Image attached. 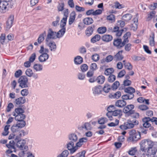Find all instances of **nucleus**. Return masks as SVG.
I'll use <instances>...</instances> for the list:
<instances>
[{
  "label": "nucleus",
  "mask_w": 157,
  "mask_h": 157,
  "mask_svg": "<svg viewBox=\"0 0 157 157\" xmlns=\"http://www.w3.org/2000/svg\"><path fill=\"white\" fill-rule=\"evenodd\" d=\"M15 112L13 115L15 116V120L18 121L16 124L21 128L26 124L24 120L25 118V116L23 114L24 110L23 109H15Z\"/></svg>",
  "instance_id": "obj_1"
},
{
  "label": "nucleus",
  "mask_w": 157,
  "mask_h": 157,
  "mask_svg": "<svg viewBox=\"0 0 157 157\" xmlns=\"http://www.w3.org/2000/svg\"><path fill=\"white\" fill-rule=\"evenodd\" d=\"M68 142L66 144L67 148L69 150L71 147H73L75 144L78 140V136L76 133H72L68 136Z\"/></svg>",
  "instance_id": "obj_2"
},
{
  "label": "nucleus",
  "mask_w": 157,
  "mask_h": 157,
  "mask_svg": "<svg viewBox=\"0 0 157 157\" xmlns=\"http://www.w3.org/2000/svg\"><path fill=\"white\" fill-rule=\"evenodd\" d=\"M129 133V136L128 140L132 143H135L140 139L141 135L140 132H136L134 129L130 130Z\"/></svg>",
  "instance_id": "obj_3"
},
{
  "label": "nucleus",
  "mask_w": 157,
  "mask_h": 157,
  "mask_svg": "<svg viewBox=\"0 0 157 157\" xmlns=\"http://www.w3.org/2000/svg\"><path fill=\"white\" fill-rule=\"evenodd\" d=\"M16 146L20 149L22 150L21 154V157H23L25 154V151L28 149V147L26 144V141L24 140H18Z\"/></svg>",
  "instance_id": "obj_4"
},
{
  "label": "nucleus",
  "mask_w": 157,
  "mask_h": 157,
  "mask_svg": "<svg viewBox=\"0 0 157 157\" xmlns=\"http://www.w3.org/2000/svg\"><path fill=\"white\" fill-rule=\"evenodd\" d=\"M154 117L151 118L148 117H146L142 119V121L143 122V127L146 128H149L150 130H153L154 128L152 126H151V124L149 123L150 121L152 122H154L153 119Z\"/></svg>",
  "instance_id": "obj_5"
},
{
  "label": "nucleus",
  "mask_w": 157,
  "mask_h": 157,
  "mask_svg": "<svg viewBox=\"0 0 157 157\" xmlns=\"http://www.w3.org/2000/svg\"><path fill=\"white\" fill-rule=\"evenodd\" d=\"M28 79L25 75H23L20 77L18 80V83L19 86L22 88H26L28 87L27 83Z\"/></svg>",
  "instance_id": "obj_6"
},
{
  "label": "nucleus",
  "mask_w": 157,
  "mask_h": 157,
  "mask_svg": "<svg viewBox=\"0 0 157 157\" xmlns=\"http://www.w3.org/2000/svg\"><path fill=\"white\" fill-rule=\"evenodd\" d=\"M56 32L53 31L51 28H49L47 34L45 39V41H51V39H56L57 38Z\"/></svg>",
  "instance_id": "obj_7"
},
{
  "label": "nucleus",
  "mask_w": 157,
  "mask_h": 157,
  "mask_svg": "<svg viewBox=\"0 0 157 157\" xmlns=\"http://www.w3.org/2000/svg\"><path fill=\"white\" fill-rule=\"evenodd\" d=\"M21 128L19 127L16 124L13 125L11 127V130L12 132L17 133L18 135L21 136H24L25 133L24 130H21Z\"/></svg>",
  "instance_id": "obj_8"
},
{
  "label": "nucleus",
  "mask_w": 157,
  "mask_h": 157,
  "mask_svg": "<svg viewBox=\"0 0 157 157\" xmlns=\"http://www.w3.org/2000/svg\"><path fill=\"white\" fill-rule=\"evenodd\" d=\"M146 155L147 157H157V148L148 147Z\"/></svg>",
  "instance_id": "obj_9"
},
{
  "label": "nucleus",
  "mask_w": 157,
  "mask_h": 157,
  "mask_svg": "<svg viewBox=\"0 0 157 157\" xmlns=\"http://www.w3.org/2000/svg\"><path fill=\"white\" fill-rule=\"evenodd\" d=\"M132 109H123V112L126 114V115L129 116L133 114V117L136 118H138L139 117V113H134V111Z\"/></svg>",
  "instance_id": "obj_10"
},
{
  "label": "nucleus",
  "mask_w": 157,
  "mask_h": 157,
  "mask_svg": "<svg viewBox=\"0 0 157 157\" xmlns=\"http://www.w3.org/2000/svg\"><path fill=\"white\" fill-rule=\"evenodd\" d=\"M134 127V124L132 123L131 121L128 120L127 122L124 123L123 124L121 125L120 128L122 130H126L131 128Z\"/></svg>",
  "instance_id": "obj_11"
},
{
  "label": "nucleus",
  "mask_w": 157,
  "mask_h": 157,
  "mask_svg": "<svg viewBox=\"0 0 157 157\" xmlns=\"http://www.w3.org/2000/svg\"><path fill=\"white\" fill-rule=\"evenodd\" d=\"M82 145V144L78 140V142L76 143L75 145V146L74 145L73 147H71L69 151H70L71 153L73 154Z\"/></svg>",
  "instance_id": "obj_12"
},
{
  "label": "nucleus",
  "mask_w": 157,
  "mask_h": 157,
  "mask_svg": "<svg viewBox=\"0 0 157 157\" xmlns=\"http://www.w3.org/2000/svg\"><path fill=\"white\" fill-rule=\"evenodd\" d=\"M46 44L49 48L51 51L55 52L56 49V45L55 43L53 41H49L48 42H46Z\"/></svg>",
  "instance_id": "obj_13"
},
{
  "label": "nucleus",
  "mask_w": 157,
  "mask_h": 157,
  "mask_svg": "<svg viewBox=\"0 0 157 157\" xmlns=\"http://www.w3.org/2000/svg\"><path fill=\"white\" fill-rule=\"evenodd\" d=\"M8 4L6 2L1 1L0 3V12L2 13L6 12L8 10L7 6Z\"/></svg>",
  "instance_id": "obj_14"
},
{
  "label": "nucleus",
  "mask_w": 157,
  "mask_h": 157,
  "mask_svg": "<svg viewBox=\"0 0 157 157\" xmlns=\"http://www.w3.org/2000/svg\"><path fill=\"white\" fill-rule=\"evenodd\" d=\"M14 20L13 16H10L6 22V27L7 30L9 29L12 27Z\"/></svg>",
  "instance_id": "obj_15"
},
{
  "label": "nucleus",
  "mask_w": 157,
  "mask_h": 157,
  "mask_svg": "<svg viewBox=\"0 0 157 157\" xmlns=\"http://www.w3.org/2000/svg\"><path fill=\"white\" fill-rule=\"evenodd\" d=\"M101 90L102 88L101 86H96L92 88L93 93L95 95L99 94L101 93Z\"/></svg>",
  "instance_id": "obj_16"
},
{
  "label": "nucleus",
  "mask_w": 157,
  "mask_h": 157,
  "mask_svg": "<svg viewBox=\"0 0 157 157\" xmlns=\"http://www.w3.org/2000/svg\"><path fill=\"white\" fill-rule=\"evenodd\" d=\"M122 44V40L121 39H114L113 42L114 45L118 48H120L123 47Z\"/></svg>",
  "instance_id": "obj_17"
},
{
  "label": "nucleus",
  "mask_w": 157,
  "mask_h": 157,
  "mask_svg": "<svg viewBox=\"0 0 157 157\" xmlns=\"http://www.w3.org/2000/svg\"><path fill=\"white\" fill-rule=\"evenodd\" d=\"M49 57V55L47 53H43L39 56L38 59L40 62H42L46 61Z\"/></svg>",
  "instance_id": "obj_18"
},
{
  "label": "nucleus",
  "mask_w": 157,
  "mask_h": 157,
  "mask_svg": "<svg viewBox=\"0 0 157 157\" xmlns=\"http://www.w3.org/2000/svg\"><path fill=\"white\" fill-rule=\"evenodd\" d=\"M123 50L119 51L114 57V60L116 61L118 60H121L123 58V56L122 55Z\"/></svg>",
  "instance_id": "obj_19"
},
{
  "label": "nucleus",
  "mask_w": 157,
  "mask_h": 157,
  "mask_svg": "<svg viewBox=\"0 0 157 157\" xmlns=\"http://www.w3.org/2000/svg\"><path fill=\"white\" fill-rule=\"evenodd\" d=\"M76 15V14L75 11H73L71 12L69 19L68 23L69 25H71L74 22L75 18Z\"/></svg>",
  "instance_id": "obj_20"
},
{
  "label": "nucleus",
  "mask_w": 157,
  "mask_h": 157,
  "mask_svg": "<svg viewBox=\"0 0 157 157\" xmlns=\"http://www.w3.org/2000/svg\"><path fill=\"white\" fill-rule=\"evenodd\" d=\"M132 21L134 23L132 24L131 26V29L133 31H136L137 28V22L138 21V17H134Z\"/></svg>",
  "instance_id": "obj_21"
},
{
  "label": "nucleus",
  "mask_w": 157,
  "mask_h": 157,
  "mask_svg": "<svg viewBox=\"0 0 157 157\" xmlns=\"http://www.w3.org/2000/svg\"><path fill=\"white\" fill-rule=\"evenodd\" d=\"M101 39L103 41L108 42L112 40L113 37L110 35L105 34L102 36Z\"/></svg>",
  "instance_id": "obj_22"
},
{
  "label": "nucleus",
  "mask_w": 157,
  "mask_h": 157,
  "mask_svg": "<svg viewBox=\"0 0 157 157\" xmlns=\"http://www.w3.org/2000/svg\"><path fill=\"white\" fill-rule=\"evenodd\" d=\"M26 101L25 98L24 97H20L15 99V103L17 105L23 104Z\"/></svg>",
  "instance_id": "obj_23"
},
{
  "label": "nucleus",
  "mask_w": 157,
  "mask_h": 157,
  "mask_svg": "<svg viewBox=\"0 0 157 157\" xmlns=\"http://www.w3.org/2000/svg\"><path fill=\"white\" fill-rule=\"evenodd\" d=\"M123 29L119 30V28L117 26H115L113 28V33H115L117 36H120L122 33Z\"/></svg>",
  "instance_id": "obj_24"
},
{
  "label": "nucleus",
  "mask_w": 157,
  "mask_h": 157,
  "mask_svg": "<svg viewBox=\"0 0 157 157\" xmlns=\"http://www.w3.org/2000/svg\"><path fill=\"white\" fill-rule=\"evenodd\" d=\"M21 137L20 136L18 135L17 134V133H15L14 132H12V133H11L9 135L8 139L9 140H11L14 138L16 141L17 140H18Z\"/></svg>",
  "instance_id": "obj_25"
},
{
  "label": "nucleus",
  "mask_w": 157,
  "mask_h": 157,
  "mask_svg": "<svg viewBox=\"0 0 157 157\" xmlns=\"http://www.w3.org/2000/svg\"><path fill=\"white\" fill-rule=\"evenodd\" d=\"M94 26L91 25L90 26L88 27L86 31V34L87 36H89L92 34L93 31L94 30Z\"/></svg>",
  "instance_id": "obj_26"
},
{
  "label": "nucleus",
  "mask_w": 157,
  "mask_h": 157,
  "mask_svg": "<svg viewBox=\"0 0 157 157\" xmlns=\"http://www.w3.org/2000/svg\"><path fill=\"white\" fill-rule=\"evenodd\" d=\"M46 33L45 31L41 34L39 36L37 39V41L39 44H40L44 40V37L46 36Z\"/></svg>",
  "instance_id": "obj_27"
},
{
  "label": "nucleus",
  "mask_w": 157,
  "mask_h": 157,
  "mask_svg": "<svg viewBox=\"0 0 157 157\" xmlns=\"http://www.w3.org/2000/svg\"><path fill=\"white\" fill-rule=\"evenodd\" d=\"M126 104V102L124 100H119L116 102L115 105L118 107H122L125 106Z\"/></svg>",
  "instance_id": "obj_28"
},
{
  "label": "nucleus",
  "mask_w": 157,
  "mask_h": 157,
  "mask_svg": "<svg viewBox=\"0 0 157 157\" xmlns=\"http://www.w3.org/2000/svg\"><path fill=\"white\" fill-rule=\"evenodd\" d=\"M82 128H84L86 130H90L92 128L91 122L85 123L82 125Z\"/></svg>",
  "instance_id": "obj_29"
},
{
  "label": "nucleus",
  "mask_w": 157,
  "mask_h": 157,
  "mask_svg": "<svg viewBox=\"0 0 157 157\" xmlns=\"http://www.w3.org/2000/svg\"><path fill=\"white\" fill-rule=\"evenodd\" d=\"M66 32V28H61L57 33H56L57 37L59 38L62 37Z\"/></svg>",
  "instance_id": "obj_30"
},
{
  "label": "nucleus",
  "mask_w": 157,
  "mask_h": 157,
  "mask_svg": "<svg viewBox=\"0 0 157 157\" xmlns=\"http://www.w3.org/2000/svg\"><path fill=\"white\" fill-rule=\"evenodd\" d=\"M124 91L129 95H134L133 93L135 92V89L132 87L129 86L124 89Z\"/></svg>",
  "instance_id": "obj_31"
},
{
  "label": "nucleus",
  "mask_w": 157,
  "mask_h": 157,
  "mask_svg": "<svg viewBox=\"0 0 157 157\" xmlns=\"http://www.w3.org/2000/svg\"><path fill=\"white\" fill-rule=\"evenodd\" d=\"M111 89V86L108 83H105L102 88L103 91L105 93H108Z\"/></svg>",
  "instance_id": "obj_32"
},
{
  "label": "nucleus",
  "mask_w": 157,
  "mask_h": 157,
  "mask_svg": "<svg viewBox=\"0 0 157 157\" xmlns=\"http://www.w3.org/2000/svg\"><path fill=\"white\" fill-rule=\"evenodd\" d=\"M155 39V34L154 33H151V35L150 36L149 40V44L151 46H154L155 42L154 40Z\"/></svg>",
  "instance_id": "obj_33"
},
{
  "label": "nucleus",
  "mask_w": 157,
  "mask_h": 157,
  "mask_svg": "<svg viewBox=\"0 0 157 157\" xmlns=\"http://www.w3.org/2000/svg\"><path fill=\"white\" fill-rule=\"evenodd\" d=\"M82 61L83 59L80 56H78L74 59V62L75 64H80L82 63Z\"/></svg>",
  "instance_id": "obj_34"
},
{
  "label": "nucleus",
  "mask_w": 157,
  "mask_h": 157,
  "mask_svg": "<svg viewBox=\"0 0 157 157\" xmlns=\"http://www.w3.org/2000/svg\"><path fill=\"white\" fill-rule=\"evenodd\" d=\"M10 127V125L9 124H7L6 125L4 128L3 131L2 133V135L3 136H7L9 133V129Z\"/></svg>",
  "instance_id": "obj_35"
},
{
  "label": "nucleus",
  "mask_w": 157,
  "mask_h": 157,
  "mask_svg": "<svg viewBox=\"0 0 157 157\" xmlns=\"http://www.w3.org/2000/svg\"><path fill=\"white\" fill-rule=\"evenodd\" d=\"M83 22L84 24L89 25L93 23V20L91 17H86L83 20Z\"/></svg>",
  "instance_id": "obj_36"
},
{
  "label": "nucleus",
  "mask_w": 157,
  "mask_h": 157,
  "mask_svg": "<svg viewBox=\"0 0 157 157\" xmlns=\"http://www.w3.org/2000/svg\"><path fill=\"white\" fill-rule=\"evenodd\" d=\"M132 17L131 14L127 13L123 16L122 19L126 21H128L131 19Z\"/></svg>",
  "instance_id": "obj_37"
},
{
  "label": "nucleus",
  "mask_w": 157,
  "mask_h": 157,
  "mask_svg": "<svg viewBox=\"0 0 157 157\" xmlns=\"http://www.w3.org/2000/svg\"><path fill=\"white\" fill-rule=\"evenodd\" d=\"M100 39V36L98 34H96L91 39L90 41L91 42L94 43L96 42L99 41Z\"/></svg>",
  "instance_id": "obj_38"
},
{
  "label": "nucleus",
  "mask_w": 157,
  "mask_h": 157,
  "mask_svg": "<svg viewBox=\"0 0 157 157\" xmlns=\"http://www.w3.org/2000/svg\"><path fill=\"white\" fill-rule=\"evenodd\" d=\"M69 154L68 150H65L61 153L59 154L57 157H67Z\"/></svg>",
  "instance_id": "obj_39"
},
{
  "label": "nucleus",
  "mask_w": 157,
  "mask_h": 157,
  "mask_svg": "<svg viewBox=\"0 0 157 157\" xmlns=\"http://www.w3.org/2000/svg\"><path fill=\"white\" fill-rule=\"evenodd\" d=\"M33 68L36 71H41L43 69L42 66L39 64H35Z\"/></svg>",
  "instance_id": "obj_40"
},
{
  "label": "nucleus",
  "mask_w": 157,
  "mask_h": 157,
  "mask_svg": "<svg viewBox=\"0 0 157 157\" xmlns=\"http://www.w3.org/2000/svg\"><path fill=\"white\" fill-rule=\"evenodd\" d=\"M146 142L145 140H142L140 143V149L143 151H144L146 149Z\"/></svg>",
  "instance_id": "obj_41"
},
{
  "label": "nucleus",
  "mask_w": 157,
  "mask_h": 157,
  "mask_svg": "<svg viewBox=\"0 0 157 157\" xmlns=\"http://www.w3.org/2000/svg\"><path fill=\"white\" fill-rule=\"evenodd\" d=\"M137 151V148L136 147H132L128 151V153L130 155H135Z\"/></svg>",
  "instance_id": "obj_42"
},
{
  "label": "nucleus",
  "mask_w": 157,
  "mask_h": 157,
  "mask_svg": "<svg viewBox=\"0 0 157 157\" xmlns=\"http://www.w3.org/2000/svg\"><path fill=\"white\" fill-rule=\"evenodd\" d=\"M105 78L103 75L99 76L97 79V80L98 83L100 84H102L104 82Z\"/></svg>",
  "instance_id": "obj_43"
},
{
  "label": "nucleus",
  "mask_w": 157,
  "mask_h": 157,
  "mask_svg": "<svg viewBox=\"0 0 157 157\" xmlns=\"http://www.w3.org/2000/svg\"><path fill=\"white\" fill-rule=\"evenodd\" d=\"M134 97V95L131 94V95H129V94H127L123 95L122 97V98L123 99V100H124L132 99Z\"/></svg>",
  "instance_id": "obj_44"
},
{
  "label": "nucleus",
  "mask_w": 157,
  "mask_h": 157,
  "mask_svg": "<svg viewBox=\"0 0 157 157\" xmlns=\"http://www.w3.org/2000/svg\"><path fill=\"white\" fill-rule=\"evenodd\" d=\"M114 71L113 69L112 68H110L107 69L105 71V74L106 75H108L113 73Z\"/></svg>",
  "instance_id": "obj_45"
},
{
  "label": "nucleus",
  "mask_w": 157,
  "mask_h": 157,
  "mask_svg": "<svg viewBox=\"0 0 157 157\" xmlns=\"http://www.w3.org/2000/svg\"><path fill=\"white\" fill-rule=\"evenodd\" d=\"M107 30L106 27H99L98 29V32L100 34H103L105 33Z\"/></svg>",
  "instance_id": "obj_46"
},
{
  "label": "nucleus",
  "mask_w": 157,
  "mask_h": 157,
  "mask_svg": "<svg viewBox=\"0 0 157 157\" xmlns=\"http://www.w3.org/2000/svg\"><path fill=\"white\" fill-rule=\"evenodd\" d=\"M67 19L66 18H63L60 22V27L61 28H65Z\"/></svg>",
  "instance_id": "obj_47"
},
{
  "label": "nucleus",
  "mask_w": 157,
  "mask_h": 157,
  "mask_svg": "<svg viewBox=\"0 0 157 157\" xmlns=\"http://www.w3.org/2000/svg\"><path fill=\"white\" fill-rule=\"evenodd\" d=\"M108 120L106 118L102 117L98 121V123L101 124H104L108 122Z\"/></svg>",
  "instance_id": "obj_48"
},
{
  "label": "nucleus",
  "mask_w": 157,
  "mask_h": 157,
  "mask_svg": "<svg viewBox=\"0 0 157 157\" xmlns=\"http://www.w3.org/2000/svg\"><path fill=\"white\" fill-rule=\"evenodd\" d=\"M155 11H152L149 14H148V17L147 18V20L148 21L150 20L155 16Z\"/></svg>",
  "instance_id": "obj_49"
},
{
  "label": "nucleus",
  "mask_w": 157,
  "mask_h": 157,
  "mask_svg": "<svg viewBox=\"0 0 157 157\" xmlns=\"http://www.w3.org/2000/svg\"><path fill=\"white\" fill-rule=\"evenodd\" d=\"M120 85V83L118 81L115 82L111 86V89L113 90H116L117 89Z\"/></svg>",
  "instance_id": "obj_50"
},
{
  "label": "nucleus",
  "mask_w": 157,
  "mask_h": 157,
  "mask_svg": "<svg viewBox=\"0 0 157 157\" xmlns=\"http://www.w3.org/2000/svg\"><path fill=\"white\" fill-rule=\"evenodd\" d=\"M39 52L41 54L43 53H47L49 52V50L46 48H44L43 46H41L40 47V50H39Z\"/></svg>",
  "instance_id": "obj_51"
},
{
  "label": "nucleus",
  "mask_w": 157,
  "mask_h": 157,
  "mask_svg": "<svg viewBox=\"0 0 157 157\" xmlns=\"http://www.w3.org/2000/svg\"><path fill=\"white\" fill-rule=\"evenodd\" d=\"M146 144L148 146V147H153L154 145V143L151 140L149 139L145 140Z\"/></svg>",
  "instance_id": "obj_52"
},
{
  "label": "nucleus",
  "mask_w": 157,
  "mask_h": 157,
  "mask_svg": "<svg viewBox=\"0 0 157 157\" xmlns=\"http://www.w3.org/2000/svg\"><path fill=\"white\" fill-rule=\"evenodd\" d=\"M116 79V76L113 75H110L108 78V81L110 82H112Z\"/></svg>",
  "instance_id": "obj_53"
},
{
  "label": "nucleus",
  "mask_w": 157,
  "mask_h": 157,
  "mask_svg": "<svg viewBox=\"0 0 157 157\" xmlns=\"http://www.w3.org/2000/svg\"><path fill=\"white\" fill-rule=\"evenodd\" d=\"M112 114L114 116H117L120 115L121 113V111L120 109H117L112 111Z\"/></svg>",
  "instance_id": "obj_54"
},
{
  "label": "nucleus",
  "mask_w": 157,
  "mask_h": 157,
  "mask_svg": "<svg viewBox=\"0 0 157 157\" xmlns=\"http://www.w3.org/2000/svg\"><path fill=\"white\" fill-rule=\"evenodd\" d=\"M33 72L32 70L30 68H28L25 71V74L29 77L32 76L33 74Z\"/></svg>",
  "instance_id": "obj_55"
},
{
  "label": "nucleus",
  "mask_w": 157,
  "mask_h": 157,
  "mask_svg": "<svg viewBox=\"0 0 157 157\" xmlns=\"http://www.w3.org/2000/svg\"><path fill=\"white\" fill-rule=\"evenodd\" d=\"M125 67L128 70H132V66L129 62L125 63L124 64Z\"/></svg>",
  "instance_id": "obj_56"
},
{
  "label": "nucleus",
  "mask_w": 157,
  "mask_h": 157,
  "mask_svg": "<svg viewBox=\"0 0 157 157\" xmlns=\"http://www.w3.org/2000/svg\"><path fill=\"white\" fill-rule=\"evenodd\" d=\"M80 68L82 71V72H84L88 70V66L86 64H84L81 65L80 67Z\"/></svg>",
  "instance_id": "obj_57"
},
{
  "label": "nucleus",
  "mask_w": 157,
  "mask_h": 157,
  "mask_svg": "<svg viewBox=\"0 0 157 157\" xmlns=\"http://www.w3.org/2000/svg\"><path fill=\"white\" fill-rule=\"evenodd\" d=\"M107 19L111 21L112 22H114L115 20V16L114 15L111 14L107 16Z\"/></svg>",
  "instance_id": "obj_58"
},
{
  "label": "nucleus",
  "mask_w": 157,
  "mask_h": 157,
  "mask_svg": "<svg viewBox=\"0 0 157 157\" xmlns=\"http://www.w3.org/2000/svg\"><path fill=\"white\" fill-rule=\"evenodd\" d=\"M92 59L94 61L97 62L99 60V56L98 54H95L92 56Z\"/></svg>",
  "instance_id": "obj_59"
},
{
  "label": "nucleus",
  "mask_w": 157,
  "mask_h": 157,
  "mask_svg": "<svg viewBox=\"0 0 157 157\" xmlns=\"http://www.w3.org/2000/svg\"><path fill=\"white\" fill-rule=\"evenodd\" d=\"M78 78L80 80H83L85 78V74L83 73H78L77 75Z\"/></svg>",
  "instance_id": "obj_60"
},
{
  "label": "nucleus",
  "mask_w": 157,
  "mask_h": 157,
  "mask_svg": "<svg viewBox=\"0 0 157 157\" xmlns=\"http://www.w3.org/2000/svg\"><path fill=\"white\" fill-rule=\"evenodd\" d=\"M119 121L116 119L115 122H111L110 123L108 124L107 125L109 127H114L117 126L119 124Z\"/></svg>",
  "instance_id": "obj_61"
},
{
  "label": "nucleus",
  "mask_w": 157,
  "mask_h": 157,
  "mask_svg": "<svg viewBox=\"0 0 157 157\" xmlns=\"http://www.w3.org/2000/svg\"><path fill=\"white\" fill-rule=\"evenodd\" d=\"M29 94V91L27 89H24L21 90V94L23 96H27Z\"/></svg>",
  "instance_id": "obj_62"
},
{
  "label": "nucleus",
  "mask_w": 157,
  "mask_h": 157,
  "mask_svg": "<svg viewBox=\"0 0 157 157\" xmlns=\"http://www.w3.org/2000/svg\"><path fill=\"white\" fill-rule=\"evenodd\" d=\"M64 3L63 2L61 3H59L58 6L57 8L59 11H61L63 10L64 9Z\"/></svg>",
  "instance_id": "obj_63"
},
{
  "label": "nucleus",
  "mask_w": 157,
  "mask_h": 157,
  "mask_svg": "<svg viewBox=\"0 0 157 157\" xmlns=\"http://www.w3.org/2000/svg\"><path fill=\"white\" fill-rule=\"evenodd\" d=\"M22 72L21 70H18L16 71L14 74V76L16 78H18L22 74Z\"/></svg>",
  "instance_id": "obj_64"
}]
</instances>
